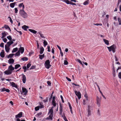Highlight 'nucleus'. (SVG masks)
I'll return each mask as SVG.
<instances>
[{
  "label": "nucleus",
  "instance_id": "57",
  "mask_svg": "<svg viewBox=\"0 0 121 121\" xmlns=\"http://www.w3.org/2000/svg\"><path fill=\"white\" fill-rule=\"evenodd\" d=\"M15 10V13H17L18 11V10H17V8H15L14 9Z\"/></svg>",
  "mask_w": 121,
  "mask_h": 121
},
{
  "label": "nucleus",
  "instance_id": "62",
  "mask_svg": "<svg viewBox=\"0 0 121 121\" xmlns=\"http://www.w3.org/2000/svg\"><path fill=\"white\" fill-rule=\"evenodd\" d=\"M84 96L85 97L86 99L87 100L88 97L87 94H85L84 95Z\"/></svg>",
  "mask_w": 121,
  "mask_h": 121
},
{
  "label": "nucleus",
  "instance_id": "29",
  "mask_svg": "<svg viewBox=\"0 0 121 121\" xmlns=\"http://www.w3.org/2000/svg\"><path fill=\"white\" fill-rule=\"evenodd\" d=\"M53 109L51 108L49 110V111L48 112V113L49 114H50L51 115H53Z\"/></svg>",
  "mask_w": 121,
  "mask_h": 121
},
{
  "label": "nucleus",
  "instance_id": "49",
  "mask_svg": "<svg viewBox=\"0 0 121 121\" xmlns=\"http://www.w3.org/2000/svg\"><path fill=\"white\" fill-rule=\"evenodd\" d=\"M39 104L40 105V106H39V108H43L44 107L43 105L41 103H40Z\"/></svg>",
  "mask_w": 121,
  "mask_h": 121
},
{
  "label": "nucleus",
  "instance_id": "48",
  "mask_svg": "<svg viewBox=\"0 0 121 121\" xmlns=\"http://www.w3.org/2000/svg\"><path fill=\"white\" fill-rule=\"evenodd\" d=\"M62 117L64 119L65 121H68L64 115V116H63Z\"/></svg>",
  "mask_w": 121,
  "mask_h": 121
},
{
  "label": "nucleus",
  "instance_id": "44",
  "mask_svg": "<svg viewBox=\"0 0 121 121\" xmlns=\"http://www.w3.org/2000/svg\"><path fill=\"white\" fill-rule=\"evenodd\" d=\"M20 52H19V51H18L15 53V56H19L20 55Z\"/></svg>",
  "mask_w": 121,
  "mask_h": 121
},
{
  "label": "nucleus",
  "instance_id": "54",
  "mask_svg": "<svg viewBox=\"0 0 121 121\" xmlns=\"http://www.w3.org/2000/svg\"><path fill=\"white\" fill-rule=\"evenodd\" d=\"M48 97L46 98L45 99L43 100V101L44 103H46L48 101Z\"/></svg>",
  "mask_w": 121,
  "mask_h": 121
},
{
  "label": "nucleus",
  "instance_id": "5",
  "mask_svg": "<svg viewBox=\"0 0 121 121\" xmlns=\"http://www.w3.org/2000/svg\"><path fill=\"white\" fill-rule=\"evenodd\" d=\"M101 98H99L98 96H97L96 98L97 104L98 106L99 107L100 106V104L101 103Z\"/></svg>",
  "mask_w": 121,
  "mask_h": 121
},
{
  "label": "nucleus",
  "instance_id": "18",
  "mask_svg": "<svg viewBox=\"0 0 121 121\" xmlns=\"http://www.w3.org/2000/svg\"><path fill=\"white\" fill-rule=\"evenodd\" d=\"M42 113L41 112L38 113L35 116L39 118L41 117L42 116Z\"/></svg>",
  "mask_w": 121,
  "mask_h": 121
},
{
  "label": "nucleus",
  "instance_id": "58",
  "mask_svg": "<svg viewBox=\"0 0 121 121\" xmlns=\"http://www.w3.org/2000/svg\"><path fill=\"white\" fill-rule=\"evenodd\" d=\"M112 75H113V76L114 77H115V71H113Z\"/></svg>",
  "mask_w": 121,
  "mask_h": 121
},
{
  "label": "nucleus",
  "instance_id": "7",
  "mask_svg": "<svg viewBox=\"0 0 121 121\" xmlns=\"http://www.w3.org/2000/svg\"><path fill=\"white\" fill-rule=\"evenodd\" d=\"M22 81L23 83H25L26 81V78L25 75L23 74H22Z\"/></svg>",
  "mask_w": 121,
  "mask_h": 121
},
{
  "label": "nucleus",
  "instance_id": "24",
  "mask_svg": "<svg viewBox=\"0 0 121 121\" xmlns=\"http://www.w3.org/2000/svg\"><path fill=\"white\" fill-rule=\"evenodd\" d=\"M29 30L30 32L34 34H35L37 33V31L35 30L31 29H29Z\"/></svg>",
  "mask_w": 121,
  "mask_h": 121
},
{
  "label": "nucleus",
  "instance_id": "15",
  "mask_svg": "<svg viewBox=\"0 0 121 121\" xmlns=\"http://www.w3.org/2000/svg\"><path fill=\"white\" fill-rule=\"evenodd\" d=\"M0 55L2 58H4V51L3 50H2V52H0Z\"/></svg>",
  "mask_w": 121,
  "mask_h": 121
},
{
  "label": "nucleus",
  "instance_id": "32",
  "mask_svg": "<svg viewBox=\"0 0 121 121\" xmlns=\"http://www.w3.org/2000/svg\"><path fill=\"white\" fill-rule=\"evenodd\" d=\"M14 54H10L8 56L7 58H12L13 57V56L14 55Z\"/></svg>",
  "mask_w": 121,
  "mask_h": 121
},
{
  "label": "nucleus",
  "instance_id": "39",
  "mask_svg": "<svg viewBox=\"0 0 121 121\" xmlns=\"http://www.w3.org/2000/svg\"><path fill=\"white\" fill-rule=\"evenodd\" d=\"M97 115L99 117L100 116V111L99 109L97 110Z\"/></svg>",
  "mask_w": 121,
  "mask_h": 121
},
{
  "label": "nucleus",
  "instance_id": "61",
  "mask_svg": "<svg viewBox=\"0 0 121 121\" xmlns=\"http://www.w3.org/2000/svg\"><path fill=\"white\" fill-rule=\"evenodd\" d=\"M94 25H97V26H98V25L102 26V24L101 23H100L99 24V23L95 24H94Z\"/></svg>",
  "mask_w": 121,
  "mask_h": 121
},
{
  "label": "nucleus",
  "instance_id": "47",
  "mask_svg": "<svg viewBox=\"0 0 121 121\" xmlns=\"http://www.w3.org/2000/svg\"><path fill=\"white\" fill-rule=\"evenodd\" d=\"M64 64L65 65H66L68 64V62L66 60H64Z\"/></svg>",
  "mask_w": 121,
  "mask_h": 121
},
{
  "label": "nucleus",
  "instance_id": "63",
  "mask_svg": "<svg viewBox=\"0 0 121 121\" xmlns=\"http://www.w3.org/2000/svg\"><path fill=\"white\" fill-rule=\"evenodd\" d=\"M66 79L69 81L70 82L71 81V79L67 77H66Z\"/></svg>",
  "mask_w": 121,
  "mask_h": 121
},
{
  "label": "nucleus",
  "instance_id": "64",
  "mask_svg": "<svg viewBox=\"0 0 121 121\" xmlns=\"http://www.w3.org/2000/svg\"><path fill=\"white\" fill-rule=\"evenodd\" d=\"M78 62L80 64L82 65H83V64L82 63V62L81 61L79 60H78Z\"/></svg>",
  "mask_w": 121,
  "mask_h": 121
},
{
  "label": "nucleus",
  "instance_id": "31",
  "mask_svg": "<svg viewBox=\"0 0 121 121\" xmlns=\"http://www.w3.org/2000/svg\"><path fill=\"white\" fill-rule=\"evenodd\" d=\"M2 36L1 38L2 39L4 38V37H5L7 35L5 33V32H4L2 33Z\"/></svg>",
  "mask_w": 121,
  "mask_h": 121
},
{
  "label": "nucleus",
  "instance_id": "1",
  "mask_svg": "<svg viewBox=\"0 0 121 121\" xmlns=\"http://www.w3.org/2000/svg\"><path fill=\"white\" fill-rule=\"evenodd\" d=\"M19 13L20 15L23 18H26L27 17V13L24 10V9H21L20 10Z\"/></svg>",
  "mask_w": 121,
  "mask_h": 121
},
{
  "label": "nucleus",
  "instance_id": "12",
  "mask_svg": "<svg viewBox=\"0 0 121 121\" xmlns=\"http://www.w3.org/2000/svg\"><path fill=\"white\" fill-rule=\"evenodd\" d=\"M4 73L6 75H9L11 74L12 73V71H11L9 70L5 71Z\"/></svg>",
  "mask_w": 121,
  "mask_h": 121
},
{
  "label": "nucleus",
  "instance_id": "41",
  "mask_svg": "<svg viewBox=\"0 0 121 121\" xmlns=\"http://www.w3.org/2000/svg\"><path fill=\"white\" fill-rule=\"evenodd\" d=\"M39 35H40V36L41 37V38L43 39H45V37L44 36V35L42 33H39Z\"/></svg>",
  "mask_w": 121,
  "mask_h": 121
},
{
  "label": "nucleus",
  "instance_id": "45",
  "mask_svg": "<svg viewBox=\"0 0 121 121\" xmlns=\"http://www.w3.org/2000/svg\"><path fill=\"white\" fill-rule=\"evenodd\" d=\"M31 64L30 63H29L27 64V68H29L31 66Z\"/></svg>",
  "mask_w": 121,
  "mask_h": 121
},
{
  "label": "nucleus",
  "instance_id": "33",
  "mask_svg": "<svg viewBox=\"0 0 121 121\" xmlns=\"http://www.w3.org/2000/svg\"><path fill=\"white\" fill-rule=\"evenodd\" d=\"M63 1L66 3L68 4H70V1H69L68 0H63Z\"/></svg>",
  "mask_w": 121,
  "mask_h": 121
},
{
  "label": "nucleus",
  "instance_id": "9",
  "mask_svg": "<svg viewBox=\"0 0 121 121\" xmlns=\"http://www.w3.org/2000/svg\"><path fill=\"white\" fill-rule=\"evenodd\" d=\"M10 85L12 86L13 87H14L16 88H18L17 86V84H16L15 83L13 82H10Z\"/></svg>",
  "mask_w": 121,
  "mask_h": 121
},
{
  "label": "nucleus",
  "instance_id": "10",
  "mask_svg": "<svg viewBox=\"0 0 121 121\" xmlns=\"http://www.w3.org/2000/svg\"><path fill=\"white\" fill-rule=\"evenodd\" d=\"M22 112H20L18 114L15 116V117L16 118H20L22 117Z\"/></svg>",
  "mask_w": 121,
  "mask_h": 121
},
{
  "label": "nucleus",
  "instance_id": "13",
  "mask_svg": "<svg viewBox=\"0 0 121 121\" xmlns=\"http://www.w3.org/2000/svg\"><path fill=\"white\" fill-rule=\"evenodd\" d=\"M97 86L99 90V92L101 94L102 96L104 97V98L105 99H106V98L105 97V96L104 95H103L102 92V91H100V89L99 87V86L98 85H97Z\"/></svg>",
  "mask_w": 121,
  "mask_h": 121
},
{
  "label": "nucleus",
  "instance_id": "23",
  "mask_svg": "<svg viewBox=\"0 0 121 121\" xmlns=\"http://www.w3.org/2000/svg\"><path fill=\"white\" fill-rule=\"evenodd\" d=\"M16 3V2H14L13 3H10V7L12 8H13L14 7Z\"/></svg>",
  "mask_w": 121,
  "mask_h": 121
},
{
  "label": "nucleus",
  "instance_id": "35",
  "mask_svg": "<svg viewBox=\"0 0 121 121\" xmlns=\"http://www.w3.org/2000/svg\"><path fill=\"white\" fill-rule=\"evenodd\" d=\"M39 56L40 59L41 60H42L44 56V54H43L42 55H39Z\"/></svg>",
  "mask_w": 121,
  "mask_h": 121
},
{
  "label": "nucleus",
  "instance_id": "19",
  "mask_svg": "<svg viewBox=\"0 0 121 121\" xmlns=\"http://www.w3.org/2000/svg\"><path fill=\"white\" fill-rule=\"evenodd\" d=\"M8 69L9 70L12 71L14 70V68L12 66V65H11L9 66Z\"/></svg>",
  "mask_w": 121,
  "mask_h": 121
},
{
  "label": "nucleus",
  "instance_id": "27",
  "mask_svg": "<svg viewBox=\"0 0 121 121\" xmlns=\"http://www.w3.org/2000/svg\"><path fill=\"white\" fill-rule=\"evenodd\" d=\"M44 51V49L43 47H41L40 48V53L42 54L43 53V52Z\"/></svg>",
  "mask_w": 121,
  "mask_h": 121
},
{
  "label": "nucleus",
  "instance_id": "2",
  "mask_svg": "<svg viewBox=\"0 0 121 121\" xmlns=\"http://www.w3.org/2000/svg\"><path fill=\"white\" fill-rule=\"evenodd\" d=\"M107 48L108 49L109 52H110L112 51L113 53H115L116 52L115 49L116 48V45L114 44L110 47H107Z\"/></svg>",
  "mask_w": 121,
  "mask_h": 121
},
{
  "label": "nucleus",
  "instance_id": "53",
  "mask_svg": "<svg viewBox=\"0 0 121 121\" xmlns=\"http://www.w3.org/2000/svg\"><path fill=\"white\" fill-rule=\"evenodd\" d=\"M16 121H26L24 119L22 120H20V119L18 118H17V119Z\"/></svg>",
  "mask_w": 121,
  "mask_h": 121
},
{
  "label": "nucleus",
  "instance_id": "37",
  "mask_svg": "<svg viewBox=\"0 0 121 121\" xmlns=\"http://www.w3.org/2000/svg\"><path fill=\"white\" fill-rule=\"evenodd\" d=\"M21 60L23 61H27L28 60V58L27 57H25L21 58Z\"/></svg>",
  "mask_w": 121,
  "mask_h": 121
},
{
  "label": "nucleus",
  "instance_id": "34",
  "mask_svg": "<svg viewBox=\"0 0 121 121\" xmlns=\"http://www.w3.org/2000/svg\"><path fill=\"white\" fill-rule=\"evenodd\" d=\"M44 41L43 43L44 46L45 47L46 45H48V43L45 40H43Z\"/></svg>",
  "mask_w": 121,
  "mask_h": 121
},
{
  "label": "nucleus",
  "instance_id": "14",
  "mask_svg": "<svg viewBox=\"0 0 121 121\" xmlns=\"http://www.w3.org/2000/svg\"><path fill=\"white\" fill-rule=\"evenodd\" d=\"M24 48L21 47L19 49L18 51H19V52H20L22 54L24 52Z\"/></svg>",
  "mask_w": 121,
  "mask_h": 121
},
{
  "label": "nucleus",
  "instance_id": "6",
  "mask_svg": "<svg viewBox=\"0 0 121 121\" xmlns=\"http://www.w3.org/2000/svg\"><path fill=\"white\" fill-rule=\"evenodd\" d=\"M75 92L76 95H77L78 98L79 99L81 98V94L80 92L79 91H75Z\"/></svg>",
  "mask_w": 121,
  "mask_h": 121
},
{
  "label": "nucleus",
  "instance_id": "30",
  "mask_svg": "<svg viewBox=\"0 0 121 121\" xmlns=\"http://www.w3.org/2000/svg\"><path fill=\"white\" fill-rule=\"evenodd\" d=\"M21 67V65L20 64H16L15 65L14 69H17L18 68Z\"/></svg>",
  "mask_w": 121,
  "mask_h": 121
},
{
  "label": "nucleus",
  "instance_id": "20",
  "mask_svg": "<svg viewBox=\"0 0 121 121\" xmlns=\"http://www.w3.org/2000/svg\"><path fill=\"white\" fill-rule=\"evenodd\" d=\"M5 51L7 52H8L9 51L10 48L9 47L7 46V44H6L5 45Z\"/></svg>",
  "mask_w": 121,
  "mask_h": 121
},
{
  "label": "nucleus",
  "instance_id": "26",
  "mask_svg": "<svg viewBox=\"0 0 121 121\" xmlns=\"http://www.w3.org/2000/svg\"><path fill=\"white\" fill-rule=\"evenodd\" d=\"M87 112L88 113L87 116L88 117L91 115V111L89 108H88Z\"/></svg>",
  "mask_w": 121,
  "mask_h": 121
},
{
  "label": "nucleus",
  "instance_id": "52",
  "mask_svg": "<svg viewBox=\"0 0 121 121\" xmlns=\"http://www.w3.org/2000/svg\"><path fill=\"white\" fill-rule=\"evenodd\" d=\"M3 40L4 43H6L7 41V39L6 38H3Z\"/></svg>",
  "mask_w": 121,
  "mask_h": 121
},
{
  "label": "nucleus",
  "instance_id": "46",
  "mask_svg": "<svg viewBox=\"0 0 121 121\" xmlns=\"http://www.w3.org/2000/svg\"><path fill=\"white\" fill-rule=\"evenodd\" d=\"M39 106L36 107L35 108V110L36 111H37L39 109Z\"/></svg>",
  "mask_w": 121,
  "mask_h": 121
},
{
  "label": "nucleus",
  "instance_id": "25",
  "mask_svg": "<svg viewBox=\"0 0 121 121\" xmlns=\"http://www.w3.org/2000/svg\"><path fill=\"white\" fill-rule=\"evenodd\" d=\"M103 40L106 44L107 45H108L109 44V42L108 40H107L105 39H103Z\"/></svg>",
  "mask_w": 121,
  "mask_h": 121
},
{
  "label": "nucleus",
  "instance_id": "4",
  "mask_svg": "<svg viewBox=\"0 0 121 121\" xmlns=\"http://www.w3.org/2000/svg\"><path fill=\"white\" fill-rule=\"evenodd\" d=\"M22 91H21V94L26 95L28 92L26 88L22 87Z\"/></svg>",
  "mask_w": 121,
  "mask_h": 121
},
{
  "label": "nucleus",
  "instance_id": "60",
  "mask_svg": "<svg viewBox=\"0 0 121 121\" xmlns=\"http://www.w3.org/2000/svg\"><path fill=\"white\" fill-rule=\"evenodd\" d=\"M35 68V66H31L30 68V69H33Z\"/></svg>",
  "mask_w": 121,
  "mask_h": 121
},
{
  "label": "nucleus",
  "instance_id": "43",
  "mask_svg": "<svg viewBox=\"0 0 121 121\" xmlns=\"http://www.w3.org/2000/svg\"><path fill=\"white\" fill-rule=\"evenodd\" d=\"M88 4L89 3L87 0L85 1L83 4L84 5H88Z\"/></svg>",
  "mask_w": 121,
  "mask_h": 121
},
{
  "label": "nucleus",
  "instance_id": "8",
  "mask_svg": "<svg viewBox=\"0 0 121 121\" xmlns=\"http://www.w3.org/2000/svg\"><path fill=\"white\" fill-rule=\"evenodd\" d=\"M60 110H59V114L60 115H61L62 113L63 112V106L61 104H60Z\"/></svg>",
  "mask_w": 121,
  "mask_h": 121
},
{
  "label": "nucleus",
  "instance_id": "59",
  "mask_svg": "<svg viewBox=\"0 0 121 121\" xmlns=\"http://www.w3.org/2000/svg\"><path fill=\"white\" fill-rule=\"evenodd\" d=\"M4 43H2L0 44V46L1 47L4 48Z\"/></svg>",
  "mask_w": 121,
  "mask_h": 121
},
{
  "label": "nucleus",
  "instance_id": "16",
  "mask_svg": "<svg viewBox=\"0 0 121 121\" xmlns=\"http://www.w3.org/2000/svg\"><path fill=\"white\" fill-rule=\"evenodd\" d=\"M22 28L24 30L27 31V29L29 28V27L26 25H24L22 26Z\"/></svg>",
  "mask_w": 121,
  "mask_h": 121
},
{
  "label": "nucleus",
  "instance_id": "22",
  "mask_svg": "<svg viewBox=\"0 0 121 121\" xmlns=\"http://www.w3.org/2000/svg\"><path fill=\"white\" fill-rule=\"evenodd\" d=\"M18 6L20 7H21L22 6V9H24V5L23 4V3H21L19 4L18 5Z\"/></svg>",
  "mask_w": 121,
  "mask_h": 121
},
{
  "label": "nucleus",
  "instance_id": "11",
  "mask_svg": "<svg viewBox=\"0 0 121 121\" xmlns=\"http://www.w3.org/2000/svg\"><path fill=\"white\" fill-rule=\"evenodd\" d=\"M14 60L12 58H10L9 59L8 61V63L10 64H13L14 63Z\"/></svg>",
  "mask_w": 121,
  "mask_h": 121
},
{
  "label": "nucleus",
  "instance_id": "17",
  "mask_svg": "<svg viewBox=\"0 0 121 121\" xmlns=\"http://www.w3.org/2000/svg\"><path fill=\"white\" fill-rule=\"evenodd\" d=\"M53 115L50 114L48 117L46 118V119L48 120H53L52 117H53Z\"/></svg>",
  "mask_w": 121,
  "mask_h": 121
},
{
  "label": "nucleus",
  "instance_id": "3",
  "mask_svg": "<svg viewBox=\"0 0 121 121\" xmlns=\"http://www.w3.org/2000/svg\"><path fill=\"white\" fill-rule=\"evenodd\" d=\"M50 62L49 60H46L44 64V65L45 68L47 69H49L50 68L51 65L50 64Z\"/></svg>",
  "mask_w": 121,
  "mask_h": 121
},
{
  "label": "nucleus",
  "instance_id": "55",
  "mask_svg": "<svg viewBox=\"0 0 121 121\" xmlns=\"http://www.w3.org/2000/svg\"><path fill=\"white\" fill-rule=\"evenodd\" d=\"M68 104L69 105V107L70 109H72V107L70 103L69 102H68Z\"/></svg>",
  "mask_w": 121,
  "mask_h": 121
},
{
  "label": "nucleus",
  "instance_id": "21",
  "mask_svg": "<svg viewBox=\"0 0 121 121\" xmlns=\"http://www.w3.org/2000/svg\"><path fill=\"white\" fill-rule=\"evenodd\" d=\"M13 41H10L8 42H7V46H8V47H9L12 44H13Z\"/></svg>",
  "mask_w": 121,
  "mask_h": 121
},
{
  "label": "nucleus",
  "instance_id": "42",
  "mask_svg": "<svg viewBox=\"0 0 121 121\" xmlns=\"http://www.w3.org/2000/svg\"><path fill=\"white\" fill-rule=\"evenodd\" d=\"M7 38L10 41H11L12 39V38L11 36L9 35L7 37Z\"/></svg>",
  "mask_w": 121,
  "mask_h": 121
},
{
  "label": "nucleus",
  "instance_id": "51",
  "mask_svg": "<svg viewBox=\"0 0 121 121\" xmlns=\"http://www.w3.org/2000/svg\"><path fill=\"white\" fill-rule=\"evenodd\" d=\"M118 76L119 78L121 79V72H119L118 73Z\"/></svg>",
  "mask_w": 121,
  "mask_h": 121
},
{
  "label": "nucleus",
  "instance_id": "36",
  "mask_svg": "<svg viewBox=\"0 0 121 121\" xmlns=\"http://www.w3.org/2000/svg\"><path fill=\"white\" fill-rule=\"evenodd\" d=\"M18 50V48H13L12 51V52L13 53L16 52Z\"/></svg>",
  "mask_w": 121,
  "mask_h": 121
},
{
  "label": "nucleus",
  "instance_id": "56",
  "mask_svg": "<svg viewBox=\"0 0 121 121\" xmlns=\"http://www.w3.org/2000/svg\"><path fill=\"white\" fill-rule=\"evenodd\" d=\"M47 83L48 85H49V86H50L51 85V82L49 81H48L47 82Z\"/></svg>",
  "mask_w": 121,
  "mask_h": 121
},
{
  "label": "nucleus",
  "instance_id": "28",
  "mask_svg": "<svg viewBox=\"0 0 121 121\" xmlns=\"http://www.w3.org/2000/svg\"><path fill=\"white\" fill-rule=\"evenodd\" d=\"M3 27H5L6 29H8L10 31H11L10 28L9 27L8 25H4V26L2 27V28Z\"/></svg>",
  "mask_w": 121,
  "mask_h": 121
},
{
  "label": "nucleus",
  "instance_id": "40",
  "mask_svg": "<svg viewBox=\"0 0 121 121\" xmlns=\"http://www.w3.org/2000/svg\"><path fill=\"white\" fill-rule=\"evenodd\" d=\"M118 21L119 23V25H121V19L120 17H118Z\"/></svg>",
  "mask_w": 121,
  "mask_h": 121
},
{
  "label": "nucleus",
  "instance_id": "38",
  "mask_svg": "<svg viewBox=\"0 0 121 121\" xmlns=\"http://www.w3.org/2000/svg\"><path fill=\"white\" fill-rule=\"evenodd\" d=\"M55 101H52V104L54 107H55L56 106V103Z\"/></svg>",
  "mask_w": 121,
  "mask_h": 121
},
{
  "label": "nucleus",
  "instance_id": "50",
  "mask_svg": "<svg viewBox=\"0 0 121 121\" xmlns=\"http://www.w3.org/2000/svg\"><path fill=\"white\" fill-rule=\"evenodd\" d=\"M60 98H61V99L62 102L63 103H64V100H63V97L61 95H60Z\"/></svg>",
  "mask_w": 121,
  "mask_h": 121
}]
</instances>
